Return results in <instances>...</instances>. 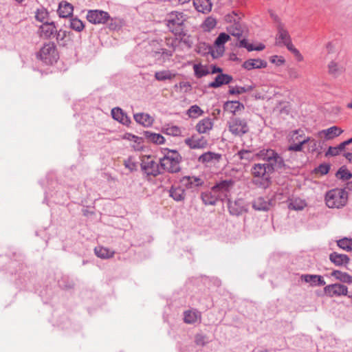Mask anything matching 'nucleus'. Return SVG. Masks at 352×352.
Instances as JSON below:
<instances>
[{"label":"nucleus","instance_id":"1","mask_svg":"<svg viewBox=\"0 0 352 352\" xmlns=\"http://www.w3.org/2000/svg\"><path fill=\"white\" fill-rule=\"evenodd\" d=\"M258 160L265 162L269 170L272 173L283 168L285 164L283 158L274 150L271 148H263L256 153Z\"/></svg>","mask_w":352,"mask_h":352},{"label":"nucleus","instance_id":"2","mask_svg":"<svg viewBox=\"0 0 352 352\" xmlns=\"http://www.w3.org/2000/svg\"><path fill=\"white\" fill-rule=\"evenodd\" d=\"M272 173V172L269 170L265 163L254 164L251 168L253 184L258 187L266 188L269 186Z\"/></svg>","mask_w":352,"mask_h":352},{"label":"nucleus","instance_id":"3","mask_svg":"<svg viewBox=\"0 0 352 352\" xmlns=\"http://www.w3.org/2000/svg\"><path fill=\"white\" fill-rule=\"evenodd\" d=\"M188 17L183 12L173 11L168 14L166 17V25L168 30L175 35L182 36L185 35L184 23Z\"/></svg>","mask_w":352,"mask_h":352},{"label":"nucleus","instance_id":"4","mask_svg":"<svg viewBox=\"0 0 352 352\" xmlns=\"http://www.w3.org/2000/svg\"><path fill=\"white\" fill-rule=\"evenodd\" d=\"M181 160L182 157L177 151L166 148L164 157L160 159V166L169 173H178L181 170Z\"/></svg>","mask_w":352,"mask_h":352},{"label":"nucleus","instance_id":"5","mask_svg":"<svg viewBox=\"0 0 352 352\" xmlns=\"http://www.w3.org/2000/svg\"><path fill=\"white\" fill-rule=\"evenodd\" d=\"M348 200V194L344 189L335 188L328 191L325 195L326 205L329 208H340Z\"/></svg>","mask_w":352,"mask_h":352},{"label":"nucleus","instance_id":"6","mask_svg":"<svg viewBox=\"0 0 352 352\" xmlns=\"http://www.w3.org/2000/svg\"><path fill=\"white\" fill-rule=\"evenodd\" d=\"M229 131L235 136H242L249 131L247 122L239 118H231L228 122Z\"/></svg>","mask_w":352,"mask_h":352},{"label":"nucleus","instance_id":"7","mask_svg":"<svg viewBox=\"0 0 352 352\" xmlns=\"http://www.w3.org/2000/svg\"><path fill=\"white\" fill-rule=\"evenodd\" d=\"M38 56L44 63L48 65L52 64L58 59V54L56 46L53 43H48L43 45L41 49Z\"/></svg>","mask_w":352,"mask_h":352},{"label":"nucleus","instance_id":"8","mask_svg":"<svg viewBox=\"0 0 352 352\" xmlns=\"http://www.w3.org/2000/svg\"><path fill=\"white\" fill-rule=\"evenodd\" d=\"M141 169L148 176L156 177L160 174L159 164L151 156H143L141 160Z\"/></svg>","mask_w":352,"mask_h":352},{"label":"nucleus","instance_id":"9","mask_svg":"<svg viewBox=\"0 0 352 352\" xmlns=\"http://www.w3.org/2000/svg\"><path fill=\"white\" fill-rule=\"evenodd\" d=\"M234 181L232 179L224 180L214 186L213 188L215 190L216 192H217V195L221 201H223L225 199H230L231 195V190L234 186Z\"/></svg>","mask_w":352,"mask_h":352},{"label":"nucleus","instance_id":"10","mask_svg":"<svg viewBox=\"0 0 352 352\" xmlns=\"http://www.w3.org/2000/svg\"><path fill=\"white\" fill-rule=\"evenodd\" d=\"M109 17L108 12L98 10H89L87 14V19L93 24H103Z\"/></svg>","mask_w":352,"mask_h":352},{"label":"nucleus","instance_id":"11","mask_svg":"<svg viewBox=\"0 0 352 352\" xmlns=\"http://www.w3.org/2000/svg\"><path fill=\"white\" fill-rule=\"evenodd\" d=\"M182 186L192 191L197 190L204 184V179L197 176H185L181 179Z\"/></svg>","mask_w":352,"mask_h":352},{"label":"nucleus","instance_id":"12","mask_svg":"<svg viewBox=\"0 0 352 352\" xmlns=\"http://www.w3.org/2000/svg\"><path fill=\"white\" fill-rule=\"evenodd\" d=\"M221 158L222 155L221 154L208 151L201 155L198 161L207 166H211L218 164Z\"/></svg>","mask_w":352,"mask_h":352},{"label":"nucleus","instance_id":"13","mask_svg":"<svg viewBox=\"0 0 352 352\" xmlns=\"http://www.w3.org/2000/svg\"><path fill=\"white\" fill-rule=\"evenodd\" d=\"M324 293L330 297L346 296L348 288L346 286L341 284H331L327 285L324 288Z\"/></svg>","mask_w":352,"mask_h":352},{"label":"nucleus","instance_id":"14","mask_svg":"<svg viewBox=\"0 0 352 352\" xmlns=\"http://www.w3.org/2000/svg\"><path fill=\"white\" fill-rule=\"evenodd\" d=\"M230 38V36L228 34L222 32L220 33L218 37L216 38L214 41V45L216 47V52L212 53V56L215 58L221 56L223 55L225 47L224 44L228 41Z\"/></svg>","mask_w":352,"mask_h":352},{"label":"nucleus","instance_id":"15","mask_svg":"<svg viewBox=\"0 0 352 352\" xmlns=\"http://www.w3.org/2000/svg\"><path fill=\"white\" fill-rule=\"evenodd\" d=\"M347 143L346 141H344L341 144H340L338 146H329L326 155H331V156H336L337 155H339L340 153H343V155L345 157V158L350 162L352 163V153L351 152H346L345 151V147L347 146Z\"/></svg>","mask_w":352,"mask_h":352},{"label":"nucleus","instance_id":"16","mask_svg":"<svg viewBox=\"0 0 352 352\" xmlns=\"http://www.w3.org/2000/svg\"><path fill=\"white\" fill-rule=\"evenodd\" d=\"M328 73L335 78H338L345 72V67L343 63L333 60L327 65Z\"/></svg>","mask_w":352,"mask_h":352},{"label":"nucleus","instance_id":"17","mask_svg":"<svg viewBox=\"0 0 352 352\" xmlns=\"http://www.w3.org/2000/svg\"><path fill=\"white\" fill-rule=\"evenodd\" d=\"M184 142L190 148H204L208 145V141L204 137L192 135L191 138H186Z\"/></svg>","mask_w":352,"mask_h":352},{"label":"nucleus","instance_id":"18","mask_svg":"<svg viewBox=\"0 0 352 352\" xmlns=\"http://www.w3.org/2000/svg\"><path fill=\"white\" fill-rule=\"evenodd\" d=\"M56 32V27L53 21H50L41 25L39 27L38 33L41 38H50Z\"/></svg>","mask_w":352,"mask_h":352},{"label":"nucleus","instance_id":"19","mask_svg":"<svg viewBox=\"0 0 352 352\" xmlns=\"http://www.w3.org/2000/svg\"><path fill=\"white\" fill-rule=\"evenodd\" d=\"M228 207L229 212L232 215L238 216L245 210L244 201L242 199L231 201L228 199Z\"/></svg>","mask_w":352,"mask_h":352},{"label":"nucleus","instance_id":"20","mask_svg":"<svg viewBox=\"0 0 352 352\" xmlns=\"http://www.w3.org/2000/svg\"><path fill=\"white\" fill-rule=\"evenodd\" d=\"M301 280L308 283L311 286H323L326 284L323 278L320 275L303 274L301 276Z\"/></svg>","mask_w":352,"mask_h":352},{"label":"nucleus","instance_id":"21","mask_svg":"<svg viewBox=\"0 0 352 352\" xmlns=\"http://www.w3.org/2000/svg\"><path fill=\"white\" fill-rule=\"evenodd\" d=\"M213 187L210 190L201 194V199L206 205H215L220 200Z\"/></svg>","mask_w":352,"mask_h":352},{"label":"nucleus","instance_id":"22","mask_svg":"<svg viewBox=\"0 0 352 352\" xmlns=\"http://www.w3.org/2000/svg\"><path fill=\"white\" fill-rule=\"evenodd\" d=\"M232 80V77L230 75L220 74L217 75L214 80L209 84V87L218 88L223 85H228Z\"/></svg>","mask_w":352,"mask_h":352},{"label":"nucleus","instance_id":"23","mask_svg":"<svg viewBox=\"0 0 352 352\" xmlns=\"http://www.w3.org/2000/svg\"><path fill=\"white\" fill-rule=\"evenodd\" d=\"M267 67V62L261 59H249L245 61L243 64V67L251 70L253 69L265 68Z\"/></svg>","mask_w":352,"mask_h":352},{"label":"nucleus","instance_id":"24","mask_svg":"<svg viewBox=\"0 0 352 352\" xmlns=\"http://www.w3.org/2000/svg\"><path fill=\"white\" fill-rule=\"evenodd\" d=\"M142 135L148 142H152L156 144H162L165 141L164 138L160 133H153L149 131H143Z\"/></svg>","mask_w":352,"mask_h":352},{"label":"nucleus","instance_id":"25","mask_svg":"<svg viewBox=\"0 0 352 352\" xmlns=\"http://www.w3.org/2000/svg\"><path fill=\"white\" fill-rule=\"evenodd\" d=\"M193 5L198 12L202 13L209 12L212 6L210 0H193Z\"/></svg>","mask_w":352,"mask_h":352},{"label":"nucleus","instance_id":"26","mask_svg":"<svg viewBox=\"0 0 352 352\" xmlns=\"http://www.w3.org/2000/svg\"><path fill=\"white\" fill-rule=\"evenodd\" d=\"M229 34H231L238 38L243 36V29L239 23L235 19L232 23H230L226 28Z\"/></svg>","mask_w":352,"mask_h":352},{"label":"nucleus","instance_id":"27","mask_svg":"<svg viewBox=\"0 0 352 352\" xmlns=\"http://www.w3.org/2000/svg\"><path fill=\"white\" fill-rule=\"evenodd\" d=\"M213 122L211 118H206L200 120L196 125V129L199 133H206L212 129Z\"/></svg>","mask_w":352,"mask_h":352},{"label":"nucleus","instance_id":"28","mask_svg":"<svg viewBox=\"0 0 352 352\" xmlns=\"http://www.w3.org/2000/svg\"><path fill=\"white\" fill-rule=\"evenodd\" d=\"M330 261L336 265L340 266L349 263L350 259L347 255L333 252L329 255Z\"/></svg>","mask_w":352,"mask_h":352},{"label":"nucleus","instance_id":"29","mask_svg":"<svg viewBox=\"0 0 352 352\" xmlns=\"http://www.w3.org/2000/svg\"><path fill=\"white\" fill-rule=\"evenodd\" d=\"M343 130L337 126L329 127L327 129L322 130L320 132V134L324 135L326 140H331L336 137L339 136L342 134Z\"/></svg>","mask_w":352,"mask_h":352},{"label":"nucleus","instance_id":"30","mask_svg":"<svg viewBox=\"0 0 352 352\" xmlns=\"http://www.w3.org/2000/svg\"><path fill=\"white\" fill-rule=\"evenodd\" d=\"M313 142L314 146H316V142L314 140H311L309 137H305L303 140L298 142H289L290 144L288 146V150L290 151H301L302 150V146L304 144L308 142Z\"/></svg>","mask_w":352,"mask_h":352},{"label":"nucleus","instance_id":"31","mask_svg":"<svg viewBox=\"0 0 352 352\" xmlns=\"http://www.w3.org/2000/svg\"><path fill=\"white\" fill-rule=\"evenodd\" d=\"M307 206L305 199L299 197H293L289 199L288 208L294 210H302Z\"/></svg>","mask_w":352,"mask_h":352},{"label":"nucleus","instance_id":"32","mask_svg":"<svg viewBox=\"0 0 352 352\" xmlns=\"http://www.w3.org/2000/svg\"><path fill=\"white\" fill-rule=\"evenodd\" d=\"M111 115L113 119L119 121L120 122L124 124H127L128 123L130 122V120L128 118V116L126 114H124L123 111L119 107L113 108L111 110Z\"/></svg>","mask_w":352,"mask_h":352},{"label":"nucleus","instance_id":"33","mask_svg":"<svg viewBox=\"0 0 352 352\" xmlns=\"http://www.w3.org/2000/svg\"><path fill=\"white\" fill-rule=\"evenodd\" d=\"M223 107L226 111L234 114L244 109V105L239 101H228Z\"/></svg>","mask_w":352,"mask_h":352},{"label":"nucleus","instance_id":"34","mask_svg":"<svg viewBox=\"0 0 352 352\" xmlns=\"http://www.w3.org/2000/svg\"><path fill=\"white\" fill-rule=\"evenodd\" d=\"M201 314L196 310H189L184 312V322L188 324H193L200 321Z\"/></svg>","mask_w":352,"mask_h":352},{"label":"nucleus","instance_id":"35","mask_svg":"<svg viewBox=\"0 0 352 352\" xmlns=\"http://www.w3.org/2000/svg\"><path fill=\"white\" fill-rule=\"evenodd\" d=\"M96 255L102 259L109 258L113 256L115 252L102 246L96 247L94 249Z\"/></svg>","mask_w":352,"mask_h":352},{"label":"nucleus","instance_id":"36","mask_svg":"<svg viewBox=\"0 0 352 352\" xmlns=\"http://www.w3.org/2000/svg\"><path fill=\"white\" fill-rule=\"evenodd\" d=\"M169 192L170 196L177 201H181L185 199V191L180 186H172Z\"/></svg>","mask_w":352,"mask_h":352},{"label":"nucleus","instance_id":"37","mask_svg":"<svg viewBox=\"0 0 352 352\" xmlns=\"http://www.w3.org/2000/svg\"><path fill=\"white\" fill-rule=\"evenodd\" d=\"M133 117L137 122L146 126L151 125L153 122L152 117L147 113H136Z\"/></svg>","mask_w":352,"mask_h":352},{"label":"nucleus","instance_id":"38","mask_svg":"<svg viewBox=\"0 0 352 352\" xmlns=\"http://www.w3.org/2000/svg\"><path fill=\"white\" fill-rule=\"evenodd\" d=\"M58 12L60 17H69L72 14L73 6L69 3H60L59 4Z\"/></svg>","mask_w":352,"mask_h":352},{"label":"nucleus","instance_id":"39","mask_svg":"<svg viewBox=\"0 0 352 352\" xmlns=\"http://www.w3.org/2000/svg\"><path fill=\"white\" fill-rule=\"evenodd\" d=\"M331 276L341 282L346 283H352V276L346 272H343L340 270H333L331 272Z\"/></svg>","mask_w":352,"mask_h":352},{"label":"nucleus","instance_id":"40","mask_svg":"<svg viewBox=\"0 0 352 352\" xmlns=\"http://www.w3.org/2000/svg\"><path fill=\"white\" fill-rule=\"evenodd\" d=\"M253 208L256 210H267L270 209V203L263 197H258L252 203Z\"/></svg>","mask_w":352,"mask_h":352},{"label":"nucleus","instance_id":"41","mask_svg":"<svg viewBox=\"0 0 352 352\" xmlns=\"http://www.w3.org/2000/svg\"><path fill=\"white\" fill-rule=\"evenodd\" d=\"M175 76V74L169 70H163L157 72L155 74V78L158 81H164L166 80H170Z\"/></svg>","mask_w":352,"mask_h":352},{"label":"nucleus","instance_id":"42","mask_svg":"<svg viewBox=\"0 0 352 352\" xmlns=\"http://www.w3.org/2000/svg\"><path fill=\"white\" fill-rule=\"evenodd\" d=\"M236 156L241 160H245L246 161H252L258 160L256 156V153L254 154L249 150H241L236 154Z\"/></svg>","mask_w":352,"mask_h":352},{"label":"nucleus","instance_id":"43","mask_svg":"<svg viewBox=\"0 0 352 352\" xmlns=\"http://www.w3.org/2000/svg\"><path fill=\"white\" fill-rule=\"evenodd\" d=\"M35 18L38 21L42 22L43 24L50 22L49 13L47 10L43 8L37 10Z\"/></svg>","mask_w":352,"mask_h":352},{"label":"nucleus","instance_id":"44","mask_svg":"<svg viewBox=\"0 0 352 352\" xmlns=\"http://www.w3.org/2000/svg\"><path fill=\"white\" fill-rule=\"evenodd\" d=\"M254 88V85H246L244 87L236 86L230 87L229 90L230 94H241L246 92H250Z\"/></svg>","mask_w":352,"mask_h":352},{"label":"nucleus","instance_id":"45","mask_svg":"<svg viewBox=\"0 0 352 352\" xmlns=\"http://www.w3.org/2000/svg\"><path fill=\"white\" fill-rule=\"evenodd\" d=\"M278 32L277 39L281 41L284 44L287 43V41H291L288 32L283 28L281 23H279L278 26Z\"/></svg>","mask_w":352,"mask_h":352},{"label":"nucleus","instance_id":"46","mask_svg":"<svg viewBox=\"0 0 352 352\" xmlns=\"http://www.w3.org/2000/svg\"><path fill=\"white\" fill-rule=\"evenodd\" d=\"M194 72H195V75L198 78L203 77V76H206L210 73L208 66L203 65L201 64L194 65Z\"/></svg>","mask_w":352,"mask_h":352},{"label":"nucleus","instance_id":"47","mask_svg":"<svg viewBox=\"0 0 352 352\" xmlns=\"http://www.w3.org/2000/svg\"><path fill=\"white\" fill-rule=\"evenodd\" d=\"M305 133L302 130L298 129L293 131L290 133L289 135V142H298L303 140V138H305Z\"/></svg>","mask_w":352,"mask_h":352},{"label":"nucleus","instance_id":"48","mask_svg":"<svg viewBox=\"0 0 352 352\" xmlns=\"http://www.w3.org/2000/svg\"><path fill=\"white\" fill-rule=\"evenodd\" d=\"M338 245L344 250H352V239L344 238L338 241Z\"/></svg>","mask_w":352,"mask_h":352},{"label":"nucleus","instance_id":"49","mask_svg":"<svg viewBox=\"0 0 352 352\" xmlns=\"http://www.w3.org/2000/svg\"><path fill=\"white\" fill-rule=\"evenodd\" d=\"M83 23L77 18L72 19L70 20V28L77 32H81L84 29Z\"/></svg>","mask_w":352,"mask_h":352},{"label":"nucleus","instance_id":"50","mask_svg":"<svg viewBox=\"0 0 352 352\" xmlns=\"http://www.w3.org/2000/svg\"><path fill=\"white\" fill-rule=\"evenodd\" d=\"M217 25V20L212 17H208L204 22L203 28L205 30L210 31L212 30Z\"/></svg>","mask_w":352,"mask_h":352},{"label":"nucleus","instance_id":"51","mask_svg":"<svg viewBox=\"0 0 352 352\" xmlns=\"http://www.w3.org/2000/svg\"><path fill=\"white\" fill-rule=\"evenodd\" d=\"M203 113L204 111L197 105H192L188 110V115L191 118H197V116H201Z\"/></svg>","mask_w":352,"mask_h":352},{"label":"nucleus","instance_id":"52","mask_svg":"<svg viewBox=\"0 0 352 352\" xmlns=\"http://www.w3.org/2000/svg\"><path fill=\"white\" fill-rule=\"evenodd\" d=\"M195 342L196 344L203 346L209 342V339L206 335L199 333L195 336Z\"/></svg>","mask_w":352,"mask_h":352},{"label":"nucleus","instance_id":"53","mask_svg":"<svg viewBox=\"0 0 352 352\" xmlns=\"http://www.w3.org/2000/svg\"><path fill=\"white\" fill-rule=\"evenodd\" d=\"M284 45L287 47L288 50L292 52L298 58L299 60H302V56L300 54V52L296 48L294 47L291 41H287V43H286Z\"/></svg>","mask_w":352,"mask_h":352},{"label":"nucleus","instance_id":"54","mask_svg":"<svg viewBox=\"0 0 352 352\" xmlns=\"http://www.w3.org/2000/svg\"><path fill=\"white\" fill-rule=\"evenodd\" d=\"M124 166L131 172L137 170V164L131 158H128L124 161Z\"/></svg>","mask_w":352,"mask_h":352},{"label":"nucleus","instance_id":"55","mask_svg":"<svg viewBox=\"0 0 352 352\" xmlns=\"http://www.w3.org/2000/svg\"><path fill=\"white\" fill-rule=\"evenodd\" d=\"M166 133L170 135L177 136L181 133V130L178 126H172L166 129Z\"/></svg>","mask_w":352,"mask_h":352},{"label":"nucleus","instance_id":"56","mask_svg":"<svg viewBox=\"0 0 352 352\" xmlns=\"http://www.w3.org/2000/svg\"><path fill=\"white\" fill-rule=\"evenodd\" d=\"M337 175L342 179L348 180L351 178L352 174L346 170H340Z\"/></svg>","mask_w":352,"mask_h":352},{"label":"nucleus","instance_id":"57","mask_svg":"<svg viewBox=\"0 0 352 352\" xmlns=\"http://www.w3.org/2000/svg\"><path fill=\"white\" fill-rule=\"evenodd\" d=\"M329 169H330L329 165L326 164H320L316 168V171H317V173H319L321 175H325L329 172Z\"/></svg>","mask_w":352,"mask_h":352},{"label":"nucleus","instance_id":"58","mask_svg":"<svg viewBox=\"0 0 352 352\" xmlns=\"http://www.w3.org/2000/svg\"><path fill=\"white\" fill-rule=\"evenodd\" d=\"M54 34L56 35V40L58 41H63L64 38L66 37L67 32L62 30H60L58 31L56 30V32H55Z\"/></svg>","mask_w":352,"mask_h":352},{"label":"nucleus","instance_id":"59","mask_svg":"<svg viewBox=\"0 0 352 352\" xmlns=\"http://www.w3.org/2000/svg\"><path fill=\"white\" fill-rule=\"evenodd\" d=\"M270 61L276 65H281L284 63L285 60L281 57H278V56H273L270 58Z\"/></svg>","mask_w":352,"mask_h":352},{"label":"nucleus","instance_id":"60","mask_svg":"<svg viewBox=\"0 0 352 352\" xmlns=\"http://www.w3.org/2000/svg\"><path fill=\"white\" fill-rule=\"evenodd\" d=\"M289 75L291 78L296 79L300 77L298 72L294 69H292L289 72Z\"/></svg>","mask_w":352,"mask_h":352},{"label":"nucleus","instance_id":"61","mask_svg":"<svg viewBox=\"0 0 352 352\" xmlns=\"http://www.w3.org/2000/svg\"><path fill=\"white\" fill-rule=\"evenodd\" d=\"M335 48H336V46L333 42H329L327 44V50L329 53L333 52L335 51Z\"/></svg>","mask_w":352,"mask_h":352},{"label":"nucleus","instance_id":"62","mask_svg":"<svg viewBox=\"0 0 352 352\" xmlns=\"http://www.w3.org/2000/svg\"><path fill=\"white\" fill-rule=\"evenodd\" d=\"M129 136L131 137V138H129L130 140L138 144L141 143L142 138H140L133 135H129Z\"/></svg>","mask_w":352,"mask_h":352},{"label":"nucleus","instance_id":"63","mask_svg":"<svg viewBox=\"0 0 352 352\" xmlns=\"http://www.w3.org/2000/svg\"><path fill=\"white\" fill-rule=\"evenodd\" d=\"M221 72H222V69L221 68L216 67L214 65L212 66V71H211L212 74H216V73H221V74H222Z\"/></svg>","mask_w":352,"mask_h":352},{"label":"nucleus","instance_id":"64","mask_svg":"<svg viewBox=\"0 0 352 352\" xmlns=\"http://www.w3.org/2000/svg\"><path fill=\"white\" fill-rule=\"evenodd\" d=\"M248 43L245 38H243L239 41V47L245 48Z\"/></svg>","mask_w":352,"mask_h":352}]
</instances>
